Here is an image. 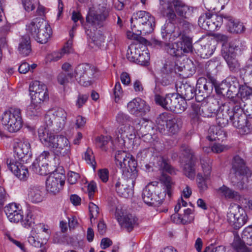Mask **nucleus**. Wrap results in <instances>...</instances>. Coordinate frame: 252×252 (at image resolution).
Here are the masks:
<instances>
[{"label": "nucleus", "instance_id": "1", "mask_svg": "<svg viewBox=\"0 0 252 252\" xmlns=\"http://www.w3.org/2000/svg\"><path fill=\"white\" fill-rule=\"evenodd\" d=\"M115 158L117 165L120 167L123 177L127 182V184L124 185L120 180L117 181L115 184L116 191L121 197L128 198L132 194L131 188L134 187L138 176L137 162L131 155L124 151H118Z\"/></svg>", "mask_w": 252, "mask_h": 252}, {"label": "nucleus", "instance_id": "2", "mask_svg": "<svg viewBox=\"0 0 252 252\" xmlns=\"http://www.w3.org/2000/svg\"><path fill=\"white\" fill-rule=\"evenodd\" d=\"M161 180L164 188L154 182L148 184L143 189L142 198L144 202L149 206L161 205L167 194L169 197L172 195V185L171 178L169 176H162Z\"/></svg>", "mask_w": 252, "mask_h": 252}, {"label": "nucleus", "instance_id": "3", "mask_svg": "<svg viewBox=\"0 0 252 252\" xmlns=\"http://www.w3.org/2000/svg\"><path fill=\"white\" fill-rule=\"evenodd\" d=\"M38 134L43 145L53 150L56 156L69 158L70 144L66 137L62 135L56 136L44 126L38 129Z\"/></svg>", "mask_w": 252, "mask_h": 252}, {"label": "nucleus", "instance_id": "4", "mask_svg": "<svg viewBox=\"0 0 252 252\" xmlns=\"http://www.w3.org/2000/svg\"><path fill=\"white\" fill-rule=\"evenodd\" d=\"M38 134L43 145L53 150L56 156L69 158L70 144L66 137L62 135L56 136L44 126L38 129Z\"/></svg>", "mask_w": 252, "mask_h": 252}, {"label": "nucleus", "instance_id": "5", "mask_svg": "<svg viewBox=\"0 0 252 252\" xmlns=\"http://www.w3.org/2000/svg\"><path fill=\"white\" fill-rule=\"evenodd\" d=\"M110 9L106 4H99L94 10H90L86 17L87 24L84 29L87 35L95 41L96 38L94 32L98 28L103 26L104 23L109 15Z\"/></svg>", "mask_w": 252, "mask_h": 252}, {"label": "nucleus", "instance_id": "6", "mask_svg": "<svg viewBox=\"0 0 252 252\" xmlns=\"http://www.w3.org/2000/svg\"><path fill=\"white\" fill-rule=\"evenodd\" d=\"M231 166V183L237 188L242 189L250 180H252V172L246 166L245 161L238 155L233 158Z\"/></svg>", "mask_w": 252, "mask_h": 252}, {"label": "nucleus", "instance_id": "7", "mask_svg": "<svg viewBox=\"0 0 252 252\" xmlns=\"http://www.w3.org/2000/svg\"><path fill=\"white\" fill-rule=\"evenodd\" d=\"M131 29L136 34L151 33L155 26V19L149 12L139 11L134 13L130 19Z\"/></svg>", "mask_w": 252, "mask_h": 252}, {"label": "nucleus", "instance_id": "8", "mask_svg": "<svg viewBox=\"0 0 252 252\" xmlns=\"http://www.w3.org/2000/svg\"><path fill=\"white\" fill-rule=\"evenodd\" d=\"M167 18L165 24L161 27V36L164 42H172L181 35L180 28L175 26L180 19L172 11L163 15Z\"/></svg>", "mask_w": 252, "mask_h": 252}, {"label": "nucleus", "instance_id": "9", "mask_svg": "<svg viewBox=\"0 0 252 252\" xmlns=\"http://www.w3.org/2000/svg\"><path fill=\"white\" fill-rule=\"evenodd\" d=\"M165 3L164 0H160V4L162 6L161 11L163 15H166L168 12L172 11L180 17L187 18L193 13L194 8L186 4L182 0H168Z\"/></svg>", "mask_w": 252, "mask_h": 252}, {"label": "nucleus", "instance_id": "10", "mask_svg": "<svg viewBox=\"0 0 252 252\" xmlns=\"http://www.w3.org/2000/svg\"><path fill=\"white\" fill-rule=\"evenodd\" d=\"M243 100L240 98L236 99V105L234 107L230 123L232 125L237 128L240 129L244 134H248L251 132L252 126L247 120L246 115L243 113L242 104Z\"/></svg>", "mask_w": 252, "mask_h": 252}, {"label": "nucleus", "instance_id": "11", "mask_svg": "<svg viewBox=\"0 0 252 252\" xmlns=\"http://www.w3.org/2000/svg\"><path fill=\"white\" fill-rule=\"evenodd\" d=\"M1 123L10 132L19 131L23 124L21 110L11 108L5 111L2 115Z\"/></svg>", "mask_w": 252, "mask_h": 252}, {"label": "nucleus", "instance_id": "12", "mask_svg": "<svg viewBox=\"0 0 252 252\" xmlns=\"http://www.w3.org/2000/svg\"><path fill=\"white\" fill-rule=\"evenodd\" d=\"M206 76L208 80L206 78L200 77L197 81L196 87L198 93L196 100L198 102L207 97L214 88L216 79L210 72L207 73Z\"/></svg>", "mask_w": 252, "mask_h": 252}, {"label": "nucleus", "instance_id": "13", "mask_svg": "<svg viewBox=\"0 0 252 252\" xmlns=\"http://www.w3.org/2000/svg\"><path fill=\"white\" fill-rule=\"evenodd\" d=\"M95 72L93 66L88 63H82L75 68L74 77L81 85L87 87L91 85Z\"/></svg>", "mask_w": 252, "mask_h": 252}, {"label": "nucleus", "instance_id": "14", "mask_svg": "<svg viewBox=\"0 0 252 252\" xmlns=\"http://www.w3.org/2000/svg\"><path fill=\"white\" fill-rule=\"evenodd\" d=\"M235 105L236 99L219 106L216 117V123L219 126L224 127L228 125L229 121H231L230 116L233 114Z\"/></svg>", "mask_w": 252, "mask_h": 252}, {"label": "nucleus", "instance_id": "15", "mask_svg": "<svg viewBox=\"0 0 252 252\" xmlns=\"http://www.w3.org/2000/svg\"><path fill=\"white\" fill-rule=\"evenodd\" d=\"M248 219L247 214L239 205L229 209L227 214V220L230 225L237 229L243 226Z\"/></svg>", "mask_w": 252, "mask_h": 252}, {"label": "nucleus", "instance_id": "16", "mask_svg": "<svg viewBox=\"0 0 252 252\" xmlns=\"http://www.w3.org/2000/svg\"><path fill=\"white\" fill-rule=\"evenodd\" d=\"M245 244L252 245V226L244 229L242 234V239L239 236H235L232 247L236 252H252Z\"/></svg>", "mask_w": 252, "mask_h": 252}, {"label": "nucleus", "instance_id": "17", "mask_svg": "<svg viewBox=\"0 0 252 252\" xmlns=\"http://www.w3.org/2000/svg\"><path fill=\"white\" fill-rule=\"evenodd\" d=\"M222 17L220 15L210 13H203L198 19V25L203 29L214 32L218 30L222 25Z\"/></svg>", "mask_w": 252, "mask_h": 252}, {"label": "nucleus", "instance_id": "18", "mask_svg": "<svg viewBox=\"0 0 252 252\" xmlns=\"http://www.w3.org/2000/svg\"><path fill=\"white\" fill-rule=\"evenodd\" d=\"M29 91L31 99L34 102L42 103L49 99L48 88L45 84L38 81H34L30 84Z\"/></svg>", "mask_w": 252, "mask_h": 252}, {"label": "nucleus", "instance_id": "19", "mask_svg": "<svg viewBox=\"0 0 252 252\" xmlns=\"http://www.w3.org/2000/svg\"><path fill=\"white\" fill-rule=\"evenodd\" d=\"M30 148L31 145L27 139L25 138L16 139L13 144V157L7 159H15V160L23 162L24 158L29 154Z\"/></svg>", "mask_w": 252, "mask_h": 252}, {"label": "nucleus", "instance_id": "20", "mask_svg": "<svg viewBox=\"0 0 252 252\" xmlns=\"http://www.w3.org/2000/svg\"><path fill=\"white\" fill-rule=\"evenodd\" d=\"M184 41L180 40L178 42L171 44L166 43L167 52L172 56L180 57L184 53H188L192 52V45L188 38L185 37Z\"/></svg>", "mask_w": 252, "mask_h": 252}, {"label": "nucleus", "instance_id": "21", "mask_svg": "<svg viewBox=\"0 0 252 252\" xmlns=\"http://www.w3.org/2000/svg\"><path fill=\"white\" fill-rule=\"evenodd\" d=\"M136 133L134 127L130 125L120 126L116 132L115 140L120 146H126V143L130 144L135 138Z\"/></svg>", "mask_w": 252, "mask_h": 252}, {"label": "nucleus", "instance_id": "22", "mask_svg": "<svg viewBox=\"0 0 252 252\" xmlns=\"http://www.w3.org/2000/svg\"><path fill=\"white\" fill-rule=\"evenodd\" d=\"M180 151L188 159L183 166L184 173L188 178L192 179L194 178L195 175L193 152L190 148L186 144H183L181 146Z\"/></svg>", "mask_w": 252, "mask_h": 252}, {"label": "nucleus", "instance_id": "23", "mask_svg": "<svg viewBox=\"0 0 252 252\" xmlns=\"http://www.w3.org/2000/svg\"><path fill=\"white\" fill-rule=\"evenodd\" d=\"M50 156L49 151H44L35 159L31 165V168L36 174L45 175L48 174V158Z\"/></svg>", "mask_w": 252, "mask_h": 252}, {"label": "nucleus", "instance_id": "24", "mask_svg": "<svg viewBox=\"0 0 252 252\" xmlns=\"http://www.w3.org/2000/svg\"><path fill=\"white\" fill-rule=\"evenodd\" d=\"M50 156L49 151H44L35 159L31 165V168L36 174L45 175L48 174V158Z\"/></svg>", "mask_w": 252, "mask_h": 252}, {"label": "nucleus", "instance_id": "25", "mask_svg": "<svg viewBox=\"0 0 252 252\" xmlns=\"http://www.w3.org/2000/svg\"><path fill=\"white\" fill-rule=\"evenodd\" d=\"M50 156L49 151H44L35 159L31 165V168L36 174L45 175L48 174V158Z\"/></svg>", "mask_w": 252, "mask_h": 252}, {"label": "nucleus", "instance_id": "26", "mask_svg": "<svg viewBox=\"0 0 252 252\" xmlns=\"http://www.w3.org/2000/svg\"><path fill=\"white\" fill-rule=\"evenodd\" d=\"M65 176L55 174L50 176L46 180V189L50 193L56 194L62 189L65 183Z\"/></svg>", "mask_w": 252, "mask_h": 252}, {"label": "nucleus", "instance_id": "27", "mask_svg": "<svg viewBox=\"0 0 252 252\" xmlns=\"http://www.w3.org/2000/svg\"><path fill=\"white\" fill-rule=\"evenodd\" d=\"M6 164L9 169L21 181H25L29 177L28 168L22 164V162L15 159H7Z\"/></svg>", "mask_w": 252, "mask_h": 252}, {"label": "nucleus", "instance_id": "28", "mask_svg": "<svg viewBox=\"0 0 252 252\" xmlns=\"http://www.w3.org/2000/svg\"><path fill=\"white\" fill-rule=\"evenodd\" d=\"M26 194L27 199L34 204L41 202L45 197V192L43 187L36 184H31L28 186Z\"/></svg>", "mask_w": 252, "mask_h": 252}, {"label": "nucleus", "instance_id": "29", "mask_svg": "<svg viewBox=\"0 0 252 252\" xmlns=\"http://www.w3.org/2000/svg\"><path fill=\"white\" fill-rule=\"evenodd\" d=\"M127 109L130 113L136 116L145 114L149 112L150 106L139 97L134 98L127 104Z\"/></svg>", "mask_w": 252, "mask_h": 252}, {"label": "nucleus", "instance_id": "30", "mask_svg": "<svg viewBox=\"0 0 252 252\" xmlns=\"http://www.w3.org/2000/svg\"><path fill=\"white\" fill-rule=\"evenodd\" d=\"M115 217L120 225L126 228L128 231H131L136 225L137 219L131 214H125L123 212L117 210Z\"/></svg>", "mask_w": 252, "mask_h": 252}, {"label": "nucleus", "instance_id": "31", "mask_svg": "<svg viewBox=\"0 0 252 252\" xmlns=\"http://www.w3.org/2000/svg\"><path fill=\"white\" fill-rule=\"evenodd\" d=\"M4 212L11 222L17 223L23 219V211L20 204L9 203L4 207Z\"/></svg>", "mask_w": 252, "mask_h": 252}, {"label": "nucleus", "instance_id": "32", "mask_svg": "<svg viewBox=\"0 0 252 252\" xmlns=\"http://www.w3.org/2000/svg\"><path fill=\"white\" fill-rule=\"evenodd\" d=\"M192 115L194 118L198 119L199 116L203 117H212L214 113V109L209 105H207L206 101H203L200 104H194L192 106Z\"/></svg>", "mask_w": 252, "mask_h": 252}, {"label": "nucleus", "instance_id": "33", "mask_svg": "<svg viewBox=\"0 0 252 252\" xmlns=\"http://www.w3.org/2000/svg\"><path fill=\"white\" fill-rule=\"evenodd\" d=\"M55 114V124L53 129L54 131H60L65 126L67 118V113L62 108L54 109Z\"/></svg>", "mask_w": 252, "mask_h": 252}, {"label": "nucleus", "instance_id": "34", "mask_svg": "<svg viewBox=\"0 0 252 252\" xmlns=\"http://www.w3.org/2000/svg\"><path fill=\"white\" fill-rule=\"evenodd\" d=\"M158 92V87L156 85L154 90V93H155V101L156 104L160 105L165 109L171 111L172 109H173V107L172 106V105H171L172 97H173V93L168 94L165 96H163L158 94H157Z\"/></svg>", "mask_w": 252, "mask_h": 252}, {"label": "nucleus", "instance_id": "35", "mask_svg": "<svg viewBox=\"0 0 252 252\" xmlns=\"http://www.w3.org/2000/svg\"><path fill=\"white\" fill-rule=\"evenodd\" d=\"M219 196L226 200L239 201L241 199V195L236 191L223 185L217 190Z\"/></svg>", "mask_w": 252, "mask_h": 252}, {"label": "nucleus", "instance_id": "36", "mask_svg": "<svg viewBox=\"0 0 252 252\" xmlns=\"http://www.w3.org/2000/svg\"><path fill=\"white\" fill-rule=\"evenodd\" d=\"M177 91L185 100H189L194 96L196 98L197 95V90H195L194 87L187 83L182 84L179 87H177Z\"/></svg>", "mask_w": 252, "mask_h": 252}, {"label": "nucleus", "instance_id": "37", "mask_svg": "<svg viewBox=\"0 0 252 252\" xmlns=\"http://www.w3.org/2000/svg\"><path fill=\"white\" fill-rule=\"evenodd\" d=\"M45 21L42 18H36L33 19L26 25V30L29 35L33 38L37 35L42 27L44 26Z\"/></svg>", "mask_w": 252, "mask_h": 252}, {"label": "nucleus", "instance_id": "38", "mask_svg": "<svg viewBox=\"0 0 252 252\" xmlns=\"http://www.w3.org/2000/svg\"><path fill=\"white\" fill-rule=\"evenodd\" d=\"M37 35L33 37L37 42L41 44L47 43L50 38L52 34V29L50 26L45 22L44 26L42 27L39 32H37Z\"/></svg>", "mask_w": 252, "mask_h": 252}, {"label": "nucleus", "instance_id": "39", "mask_svg": "<svg viewBox=\"0 0 252 252\" xmlns=\"http://www.w3.org/2000/svg\"><path fill=\"white\" fill-rule=\"evenodd\" d=\"M209 134L208 138L210 141H223L226 137V133L223 127L219 126L210 127Z\"/></svg>", "mask_w": 252, "mask_h": 252}, {"label": "nucleus", "instance_id": "40", "mask_svg": "<svg viewBox=\"0 0 252 252\" xmlns=\"http://www.w3.org/2000/svg\"><path fill=\"white\" fill-rule=\"evenodd\" d=\"M181 68L182 67L176 64L174 59L170 58L166 60L164 66L161 69V72L173 75L181 71Z\"/></svg>", "mask_w": 252, "mask_h": 252}, {"label": "nucleus", "instance_id": "41", "mask_svg": "<svg viewBox=\"0 0 252 252\" xmlns=\"http://www.w3.org/2000/svg\"><path fill=\"white\" fill-rule=\"evenodd\" d=\"M31 45L29 36H22L21 38L18 51L23 56H27L31 52Z\"/></svg>", "mask_w": 252, "mask_h": 252}, {"label": "nucleus", "instance_id": "42", "mask_svg": "<svg viewBox=\"0 0 252 252\" xmlns=\"http://www.w3.org/2000/svg\"><path fill=\"white\" fill-rule=\"evenodd\" d=\"M170 119V115L166 112L158 115L156 119L157 127L161 133L165 132L166 127Z\"/></svg>", "mask_w": 252, "mask_h": 252}, {"label": "nucleus", "instance_id": "43", "mask_svg": "<svg viewBox=\"0 0 252 252\" xmlns=\"http://www.w3.org/2000/svg\"><path fill=\"white\" fill-rule=\"evenodd\" d=\"M229 31L233 33H243L246 28L243 23L238 21L229 19L227 23Z\"/></svg>", "mask_w": 252, "mask_h": 252}, {"label": "nucleus", "instance_id": "44", "mask_svg": "<svg viewBox=\"0 0 252 252\" xmlns=\"http://www.w3.org/2000/svg\"><path fill=\"white\" fill-rule=\"evenodd\" d=\"M182 125L181 119L174 118L170 119L166 128L169 133L172 134H175L179 131Z\"/></svg>", "mask_w": 252, "mask_h": 252}, {"label": "nucleus", "instance_id": "45", "mask_svg": "<svg viewBox=\"0 0 252 252\" xmlns=\"http://www.w3.org/2000/svg\"><path fill=\"white\" fill-rule=\"evenodd\" d=\"M140 46V44L130 45L129 46L126 56L129 61L135 63L142 51Z\"/></svg>", "mask_w": 252, "mask_h": 252}, {"label": "nucleus", "instance_id": "46", "mask_svg": "<svg viewBox=\"0 0 252 252\" xmlns=\"http://www.w3.org/2000/svg\"><path fill=\"white\" fill-rule=\"evenodd\" d=\"M72 40H68L60 52H54L52 54V60L57 61L65 54H69L72 51Z\"/></svg>", "mask_w": 252, "mask_h": 252}, {"label": "nucleus", "instance_id": "47", "mask_svg": "<svg viewBox=\"0 0 252 252\" xmlns=\"http://www.w3.org/2000/svg\"><path fill=\"white\" fill-rule=\"evenodd\" d=\"M177 27L180 28V31H181V35L179 37L180 40L184 41V39L186 38L184 37H187L189 41L192 43L191 38L188 35V34L190 31L191 25L187 21H183V22H180L179 25Z\"/></svg>", "mask_w": 252, "mask_h": 252}, {"label": "nucleus", "instance_id": "48", "mask_svg": "<svg viewBox=\"0 0 252 252\" xmlns=\"http://www.w3.org/2000/svg\"><path fill=\"white\" fill-rule=\"evenodd\" d=\"M41 104V103L34 102L32 99L31 103L27 109V114L31 116H39L42 113Z\"/></svg>", "mask_w": 252, "mask_h": 252}, {"label": "nucleus", "instance_id": "49", "mask_svg": "<svg viewBox=\"0 0 252 252\" xmlns=\"http://www.w3.org/2000/svg\"><path fill=\"white\" fill-rule=\"evenodd\" d=\"M224 58L231 71L235 72L239 69V63L233 54H226Z\"/></svg>", "mask_w": 252, "mask_h": 252}, {"label": "nucleus", "instance_id": "50", "mask_svg": "<svg viewBox=\"0 0 252 252\" xmlns=\"http://www.w3.org/2000/svg\"><path fill=\"white\" fill-rule=\"evenodd\" d=\"M187 106L186 100L178 93V97L176 98V103L171 111L177 114L181 113L184 111Z\"/></svg>", "mask_w": 252, "mask_h": 252}, {"label": "nucleus", "instance_id": "51", "mask_svg": "<svg viewBox=\"0 0 252 252\" xmlns=\"http://www.w3.org/2000/svg\"><path fill=\"white\" fill-rule=\"evenodd\" d=\"M214 88L218 94H221L224 96L230 95L229 92H231V91L226 79L218 85L216 84V81Z\"/></svg>", "mask_w": 252, "mask_h": 252}, {"label": "nucleus", "instance_id": "52", "mask_svg": "<svg viewBox=\"0 0 252 252\" xmlns=\"http://www.w3.org/2000/svg\"><path fill=\"white\" fill-rule=\"evenodd\" d=\"M227 83L229 85L231 93H234V94H237L239 88L241 87L240 85L238 79L234 76H229L226 79Z\"/></svg>", "mask_w": 252, "mask_h": 252}, {"label": "nucleus", "instance_id": "53", "mask_svg": "<svg viewBox=\"0 0 252 252\" xmlns=\"http://www.w3.org/2000/svg\"><path fill=\"white\" fill-rule=\"evenodd\" d=\"M42 233H45L46 236L44 239L46 241L49 236L50 231L48 226L43 223H39L36 224L32 230V234L38 235L41 234Z\"/></svg>", "mask_w": 252, "mask_h": 252}, {"label": "nucleus", "instance_id": "54", "mask_svg": "<svg viewBox=\"0 0 252 252\" xmlns=\"http://www.w3.org/2000/svg\"><path fill=\"white\" fill-rule=\"evenodd\" d=\"M83 158L86 162L90 164L94 169H95L96 162L95 161L94 156L92 149L88 148L86 151L83 156Z\"/></svg>", "mask_w": 252, "mask_h": 252}, {"label": "nucleus", "instance_id": "55", "mask_svg": "<svg viewBox=\"0 0 252 252\" xmlns=\"http://www.w3.org/2000/svg\"><path fill=\"white\" fill-rule=\"evenodd\" d=\"M111 138L107 136L101 135L96 138L95 144L96 146L102 150L107 151V145L109 143Z\"/></svg>", "mask_w": 252, "mask_h": 252}, {"label": "nucleus", "instance_id": "56", "mask_svg": "<svg viewBox=\"0 0 252 252\" xmlns=\"http://www.w3.org/2000/svg\"><path fill=\"white\" fill-rule=\"evenodd\" d=\"M215 48L214 45L211 44L207 43L206 45L202 46L200 52L201 57L203 58H208L213 55Z\"/></svg>", "mask_w": 252, "mask_h": 252}, {"label": "nucleus", "instance_id": "57", "mask_svg": "<svg viewBox=\"0 0 252 252\" xmlns=\"http://www.w3.org/2000/svg\"><path fill=\"white\" fill-rule=\"evenodd\" d=\"M158 165L159 169L163 171L166 172L170 174H175V170L174 168L165 159L160 158L158 160Z\"/></svg>", "mask_w": 252, "mask_h": 252}, {"label": "nucleus", "instance_id": "58", "mask_svg": "<svg viewBox=\"0 0 252 252\" xmlns=\"http://www.w3.org/2000/svg\"><path fill=\"white\" fill-rule=\"evenodd\" d=\"M74 77V73L73 72H61L59 74L57 77L58 83L62 85H64L69 81V80L73 79Z\"/></svg>", "mask_w": 252, "mask_h": 252}, {"label": "nucleus", "instance_id": "59", "mask_svg": "<svg viewBox=\"0 0 252 252\" xmlns=\"http://www.w3.org/2000/svg\"><path fill=\"white\" fill-rule=\"evenodd\" d=\"M54 110H50L46 114L44 117V123L47 128L49 129L51 126H54L55 124Z\"/></svg>", "mask_w": 252, "mask_h": 252}, {"label": "nucleus", "instance_id": "60", "mask_svg": "<svg viewBox=\"0 0 252 252\" xmlns=\"http://www.w3.org/2000/svg\"><path fill=\"white\" fill-rule=\"evenodd\" d=\"M238 93L240 94L242 98H246L247 101V100H250L249 98L252 97V88L246 85H241Z\"/></svg>", "mask_w": 252, "mask_h": 252}, {"label": "nucleus", "instance_id": "61", "mask_svg": "<svg viewBox=\"0 0 252 252\" xmlns=\"http://www.w3.org/2000/svg\"><path fill=\"white\" fill-rule=\"evenodd\" d=\"M116 120L117 122L121 125V126H123L129 125L130 118L126 113L119 112L116 116Z\"/></svg>", "mask_w": 252, "mask_h": 252}, {"label": "nucleus", "instance_id": "62", "mask_svg": "<svg viewBox=\"0 0 252 252\" xmlns=\"http://www.w3.org/2000/svg\"><path fill=\"white\" fill-rule=\"evenodd\" d=\"M201 164L205 176H208L211 172L212 168V160L208 158L201 159Z\"/></svg>", "mask_w": 252, "mask_h": 252}, {"label": "nucleus", "instance_id": "63", "mask_svg": "<svg viewBox=\"0 0 252 252\" xmlns=\"http://www.w3.org/2000/svg\"><path fill=\"white\" fill-rule=\"evenodd\" d=\"M242 108L243 113L246 115V116L249 117V118H252V101L251 100H247L246 102L243 101Z\"/></svg>", "mask_w": 252, "mask_h": 252}, {"label": "nucleus", "instance_id": "64", "mask_svg": "<svg viewBox=\"0 0 252 252\" xmlns=\"http://www.w3.org/2000/svg\"><path fill=\"white\" fill-rule=\"evenodd\" d=\"M113 94L114 96L115 101L118 102L123 96V91L119 82L116 83L115 87L113 89Z\"/></svg>", "mask_w": 252, "mask_h": 252}]
</instances>
